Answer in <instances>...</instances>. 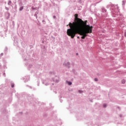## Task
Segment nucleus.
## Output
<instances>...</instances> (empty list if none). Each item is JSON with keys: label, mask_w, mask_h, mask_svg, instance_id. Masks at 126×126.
Here are the masks:
<instances>
[{"label": "nucleus", "mask_w": 126, "mask_h": 126, "mask_svg": "<svg viewBox=\"0 0 126 126\" xmlns=\"http://www.w3.org/2000/svg\"><path fill=\"white\" fill-rule=\"evenodd\" d=\"M66 65H69V63H67Z\"/></svg>", "instance_id": "0eeeda50"}, {"label": "nucleus", "mask_w": 126, "mask_h": 126, "mask_svg": "<svg viewBox=\"0 0 126 126\" xmlns=\"http://www.w3.org/2000/svg\"><path fill=\"white\" fill-rule=\"evenodd\" d=\"M68 26H69V24L68 25H66V27H67Z\"/></svg>", "instance_id": "f8f14e48"}, {"label": "nucleus", "mask_w": 126, "mask_h": 126, "mask_svg": "<svg viewBox=\"0 0 126 126\" xmlns=\"http://www.w3.org/2000/svg\"><path fill=\"white\" fill-rule=\"evenodd\" d=\"M87 20L83 21L80 18H78V15L75 14L74 22L69 23V26L70 29L67 30V35L73 39L76 34H79L81 36V39H85L87 37L88 34L92 33L93 26L87 25Z\"/></svg>", "instance_id": "f257e3e1"}, {"label": "nucleus", "mask_w": 126, "mask_h": 126, "mask_svg": "<svg viewBox=\"0 0 126 126\" xmlns=\"http://www.w3.org/2000/svg\"><path fill=\"white\" fill-rule=\"evenodd\" d=\"M78 39H79V36H77Z\"/></svg>", "instance_id": "4468645a"}, {"label": "nucleus", "mask_w": 126, "mask_h": 126, "mask_svg": "<svg viewBox=\"0 0 126 126\" xmlns=\"http://www.w3.org/2000/svg\"><path fill=\"white\" fill-rule=\"evenodd\" d=\"M103 107H106V104H104V105H103Z\"/></svg>", "instance_id": "9d476101"}, {"label": "nucleus", "mask_w": 126, "mask_h": 126, "mask_svg": "<svg viewBox=\"0 0 126 126\" xmlns=\"http://www.w3.org/2000/svg\"><path fill=\"white\" fill-rule=\"evenodd\" d=\"M68 85H71V84H72V83L71 82H68Z\"/></svg>", "instance_id": "20e7f679"}, {"label": "nucleus", "mask_w": 126, "mask_h": 126, "mask_svg": "<svg viewBox=\"0 0 126 126\" xmlns=\"http://www.w3.org/2000/svg\"><path fill=\"white\" fill-rule=\"evenodd\" d=\"M53 18H54V19L56 18V16H54Z\"/></svg>", "instance_id": "9b49d317"}, {"label": "nucleus", "mask_w": 126, "mask_h": 126, "mask_svg": "<svg viewBox=\"0 0 126 126\" xmlns=\"http://www.w3.org/2000/svg\"><path fill=\"white\" fill-rule=\"evenodd\" d=\"M125 36L126 37V32L125 33Z\"/></svg>", "instance_id": "ddd939ff"}, {"label": "nucleus", "mask_w": 126, "mask_h": 126, "mask_svg": "<svg viewBox=\"0 0 126 126\" xmlns=\"http://www.w3.org/2000/svg\"><path fill=\"white\" fill-rule=\"evenodd\" d=\"M122 82L123 84H125V83H126V80H123Z\"/></svg>", "instance_id": "7ed1b4c3"}, {"label": "nucleus", "mask_w": 126, "mask_h": 126, "mask_svg": "<svg viewBox=\"0 0 126 126\" xmlns=\"http://www.w3.org/2000/svg\"><path fill=\"white\" fill-rule=\"evenodd\" d=\"M79 93H82V92L81 91H79Z\"/></svg>", "instance_id": "1a4fd4ad"}, {"label": "nucleus", "mask_w": 126, "mask_h": 126, "mask_svg": "<svg viewBox=\"0 0 126 126\" xmlns=\"http://www.w3.org/2000/svg\"><path fill=\"white\" fill-rule=\"evenodd\" d=\"M23 8H24V7H23V6L21 7L20 8V11H21V10H23Z\"/></svg>", "instance_id": "f03ea898"}, {"label": "nucleus", "mask_w": 126, "mask_h": 126, "mask_svg": "<svg viewBox=\"0 0 126 126\" xmlns=\"http://www.w3.org/2000/svg\"><path fill=\"white\" fill-rule=\"evenodd\" d=\"M10 3H11V1H9L8 2V4H10Z\"/></svg>", "instance_id": "423d86ee"}, {"label": "nucleus", "mask_w": 126, "mask_h": 126, "mask_svg": "<svg viewBox=\"0 0 126 126\" xmlns=\"http://www.w3.org/2000/svg\"><path fill=\"white\" fill-rule=\"evenodd\" d=\"M11 87H12V88H13V87H14V85H11Z\"/></svg>", "instance_id": "6e6552de"}, {"label": "nucleus", "mask_w": 126, "mask_h": 126, "mask_svg": "<svg viewBox=\"0 0 126 126\" xmlns=\"http://www.w3.org/2000/svg\"><path fill=\"white\" fill-rule=\"evenodd\" d=\"M94 81H98V79L97 78H94Z\"/></svg>", "instance_id": "39448f33"}]
</instances>
